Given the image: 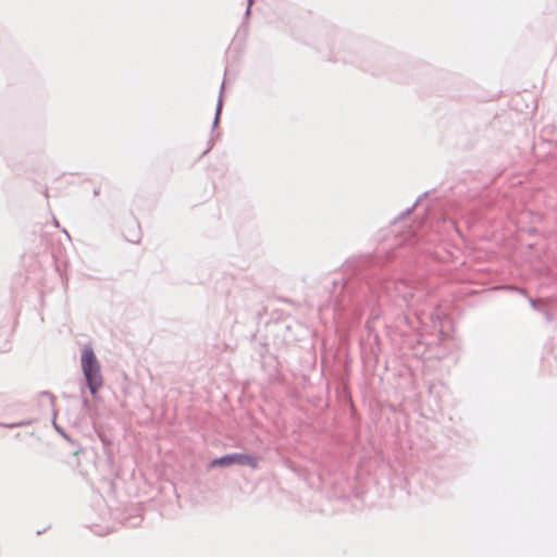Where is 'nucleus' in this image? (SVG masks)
I'll return each instance as SVG.
<instances>
[{
	"instance_id": "nucleus-3",
	"label": "nucleus",
	"mask_w": 557,
	"mask_h": 557,
	"mask_svg": "<svg viewBox=\"0 0 557 557\" xmlns=\"http://www.w3.org/2000/svg\"><path fill=\"white\" fill-rule=\"evenodd\" d=\"M123 234H124L125 239L131 243L137 244L140 242V238H141L140 226L135 222L126 225L123 231Z\"/></svg>"
},
{
	"instance_id": "nucleus-2",
	"label": "nucleus",
	"mask_w": 557,
	"mask_h": 557,
	"mask_svg": "<svg viewBox=\"0 0 557 557\" xmlns=\"http://www.w3.org/2000/svg\"><path fill=\"white\" fill-rule=\"evenodd\" d=\"M232 465L248 466L252 469L258 467V458L246 454H231L210 461L209 468L230 467Z\"/></svg>"
},
{
	"instance_id": "nucleus-1",
	"label": "nucleus",
	"mask_w": 557,
	"mask_h": 557,
	"mask_svg": "<svg viewBox=\"0 0 557 557\" xmlns=\"http://www.w3.org/2000/svg\"><path fill=\"white\" fill-rule=\"evenodd\" d=\"M82 368L91 394L102 386L100 364L90 347H85L82 354Z\"/></svg>"
}]
</instances>
